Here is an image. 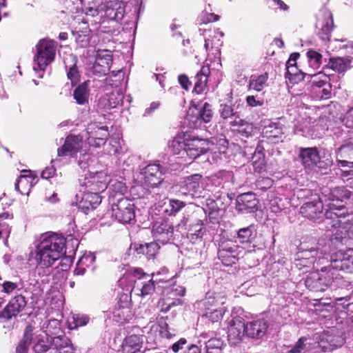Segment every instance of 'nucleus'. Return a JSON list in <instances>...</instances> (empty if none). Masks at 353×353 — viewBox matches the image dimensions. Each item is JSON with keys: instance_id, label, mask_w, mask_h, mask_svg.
I'll list each match as a JSON object with an SVG mask.
<instances>
[{"instance_id": "obj_1", "label": "nucleus", "mask_w": 353, "mask_h": 353, "mask_svg": "<svg viewBox=\"0 0 353 353\" xmlns=\"http://www.w3.org/2000/svg\"><path fill=\"white\" fill-rule=\"evenodd\" d=\"M337 271L353 272V248L337 252L330 257L328 266L309 274L305 280V287L311 291L324 292L338 278Z\"/></svg>"}, {"instance_id": "obj_2", "label": "nucleus", "mask_w": 353, "mask_h": 353, "mask_svg": "<svg viewBox=\"0 0 353 353\" xmlns=\"http://www.w3.org/2000/svg\"><path fill=\"white\" fill-rule=\"evenodd\" d=\"M64 250L65 239L63 236L56 234H43L37 246L35 272L39 276H48L50 272V268L65 254Z\"/></svg>"}, {"instance_id": "obj_3", "label": "nucleus", "mask_w": 353, "mask_h": 353, "mask_svg": "<svg viewBox=\"0 0 353 353\" xmlns=\"http://www.w3.org/2000/svg\"><path fill=\"white\" fill-rule=\"evenodd\" d=\"M210 143L206 139H185L183 136L178 135L168 142L171 152L178 155L185 162L193 161L200 155L210 150Z\"/></svg>"}, {"instance_id": "obj_4", "label": "nucleus", "mask_w": 353, "mask_h": 353, "mask_svg": "<svg viewBox=\"0 0 353 353\" xmlns=\"http://www.w3.org/2000/svg\"><path fill=\"white\" fill-rule=\"evenodd\" d=\"M330 209L325 212V224L329 230L332 231L334 239L342 242L347 237L353 238V223L343 221L348 215L347 210L343 206L336 207L331 203Z\"/></svg>"}, {"instance_id": "obj_5", "label": "nucleus", "mask_w": 353, "mask_h": 353, "mask_svg": "<svg viewBox=\"0 0 353 353\" xmlns=\"http://www.w3.org/2000/svg\"><path fill=\"white\" fill-rule=\"evenodd\" d=\"M50 343V338L35 331L32 325H28L17 345L16 353H28L30 345L33 353H54L53 350L48 349Z\"/></svg>"}, {"instance_id": "obj_6", "label": "nucleus", "mask_w": 353, "mask_h": 353, "mask_svg": "<svg viewBox=\"0 0 353 353\" xmlns=\"http://www.w3.org/2000/svg\"><path fill=\"white\" fill-rule=\"evenodd\" d=\"M56 48V42L47 39H41L37 44L33 70L36 72H39L38 77H43L46 67L54 60Z\"/></svg>"}, {"instance_id": "obj_7", "label": "nucleus", "mask_w": 353, "mask_h": 353, "mask_svg": "<svg viewBox=\"0 0 353 353\" xmlns=\"http://www.w3.org/2000/svg\"><path fill=\"white\" fill-rule=\"evenodd\" d=\"M176 230L183 235L185 234L187 238L193 243L197 239H201L205 232L203 221L193 215L183 217L176 225Z\"/></svg>"}, {"instance_id": "obj_8", "label": "nucleus", "mask_w": 353, "mask_h": 353, "mask_svg": "<svg viewBox=\"0 0 353 353\" xmlns=\"http://www.w3.org/2000/svg\"><path fill=\"white\" fill-rule=\"evenodd\" d=\"M245 252V249L237 245L236 241L228 239L219 243L218 257L224 265L230 266L243 257Z\"/></svg>"}, {"instance_id": "obj_9", "label": "nucleus", "mask_w": 353, "mask_h": 353, "mask_svg": "<svg viewBox=\"0 0 353 353\" xmlns=\"http://www.w3.org/2000/svg\"><path fill=\"white\" fill-rule=\"evenodd\" d=\"M201 179L202 175L199 174H192L184 178L177 186L179 195L188 199L200 198L203 192Z\"/></svg>"}, {"instance_id": "obj_10", "label": "nucleus", "mask_w": 353, "mask_h": 353, "mask_svg": "<svg viewBox=\"0 0 353 353\" xmlns=\"http://www.w3.org/2000/svg\"><path fill=\"white\" fill-rule=\"evenodd\" d=\"M337 165L347 168L342 170L343 176H353V138L345 140L336 152Z\"/></svg>"}, {"instance_id": "obj_11", "label": "nucleus", "mask_w": 353, "mask_h": 353, "mask_svg": "<svg viewBox=\"0 0 353 353\" xmlns=\"http://www.w3.org/2000/svg\"><path fill=\"white\" fill-rule=\"evenodd\" d=\"M112 216L121 223H130L134 220V203L126 197L117 199L112 204Z\"/></svg>"}, {"instance_id": "obj_12", "label": "nucleus", "mask_w": 353, "mask_h": 353, "mask_svg": "<svg viewBox=\"0 0 353 353\" xmlns=\"http://www.w3.org/2000/svg\"><path fill=\"white\" fill-rule=\"evenodd\" d=\"M333 27L334 21L332 12L326 8L321 9L317 15L316 23V28L318 29L316 33L319 37L323 41H330Z\"/></svg>"}, {"instance_id": "obj_13", "label": "nucleus", "mask_w": 353, "mask_h": 353, "mask_svg": "<svg viewBox=\"0 0 353 353\" xmlns=\"http://www.w3.org/2000/svg\"><path fill=\"white\" fill-rule=\"evenodd\" d=\"M164 168H162L159 161L148 164L141 172L143 175V183L148 188H154L163 181Z\"/></svg>"}, {"instance_id": "obj_14", "label": "nucleus", "mask_w": 353, "mask_h": 353, "mask_svg": "<svg viewBox=\"0 0 353 353\" xmlns=\"http://www.w3.org/2000/svg\"><path fill=\"white\" fill-rule=\"evenodd\" d=\"M104 177L102 172L92 173L88 170V173H85L83 179H79L80 184L82 187H85L87 192H97L104 191L107 188V183L101 179Z\"/></svg>"}, {"instance_id": "obj_15", "label": "nucleus", "mask_w": 353, "mask_h": 353, "mask_svg": "<svg viewBox=\"0 0 353 353\" xmlns=\"http://www.w3.org/2000/svg\"><path fill=\"white\" fill-rule=\"evenodd\" d=\"M208 181L212 187L229 190L234 185L235 178L232 171L222 170L208 176Z\"/></svg>"}, {"instance_id": "obj_16", "label": "nucleus", "mask_w": 353, "mask_h": 353, "mask_svg": "<svg viewBox=\"0 0 353 353\" xmlns=\"http://www.w3.org/2000/svg\"><path fill=\"white\" fill-rule=\"evenodd\" d=\"M112 63V56L108 50H98L95 61L93 63L90 71L92 74L101 77L106 75L110 69Z\"/></svg>"}, {"instance_id": "obj_17", "label": "nucleus", "mask_w": 353, "mask_h": 353, "mask_svg": "<svg viewBox=\"0 0 353 353\" xmlns=\"http://www.w3.org/2000/svg\"><path fill=\"white\" fill-rule=\"evenodd\" d=\"M153 236L162 243H168L174 234V227L168 220L160 219L152 225Z\"/></svg>"}, {"instance_id": "obj_18", "label": "nucleus", "mask_w": 353, "mask_h": 353, "mask_svg": "<svg viewBox=\"0 0 353 353\" xmlns=\"http://www.w3.org/2000/svg\"><path fill=\"white\" fill-rule=\"evenodd\" d=\"M108 130L106 125L98 127L94 123L89 124L86 129V132L88 134L87 138L88 143L94 147L104 145L109 136Z\"/></svg>"}, {"instance_id": "obj_19", "label": "nucleus", "mask_w": 353, "mask_h": 353, "mask_svg": "<svg viewBox=\"0 0 353 353\" xmlns=\"http://www.w3.org/2000/svg\"><path fill=\"white\" fill-rule=\"evenodd\" d=\"M327 252V250L320 249L317 244H314V246H310L308 243H301L296 256L298 257L312 258V261L316 262L317 265H321L323 263Z\"/></svg>"}, {"instance_id": "obj_20", "label": "nucleus", "mask_w": 353, "mask_h": 353, "mask_svg": "<svg viewBox=\"0 0 353 353\" xmlns=\"http://www.w3.org/2000/svg\"><path fill=\"white\" fill-rule=\"evenodd\" d=\"M228 334V341L232 345L239 344L245 334L244 319L240 316L234 317L230 322Z\"/></svg>"}, {"instance_id": "obj_21", "label": "nucleus", "mask_w": 353, "mask_h": 353, "mask_svg": "<svg viewBox=\"0 0 353 353\" xmlns=\"http://www.w3.org/2000/svg\"><path fill=\"white\" fill-rule=\"evenodd\" d=\"M301 214L310 220L316 221L323 214V205L318 196L311 201L305 202L300 208Z\"/></svg>"}, {"instance_id": "obj_22", "label": "nucleus", "mask_w": 353, "mask_h": 353, "mask_svg": "<svg viewBox=\"0 0 353 353\" xmlns=\"http://www.w3.org/2000/svg\"><path fill=\"white\" fill-rule=\"evenodd\" d=\"M259 201L253 192L239 195L236 199V209L241 213H251L257 210Z\"/></svg>"}, {"instance_id": "obj_23", "label": "nucleus", "mask_w": 353, "mask_h": 353, "mask_svg": "<svg viewBox=\"0 0 353 353\" xmlns=\"http://www.w3.org/2000/svg\"><path fill=\"white\" fill-rule=\"evenodd\" d=\"M26 304L27 302L23 296L16 295L0 312V318L9 320L12 317L17 316L25 308Z\"/></svg>"}, {"instance_id": "obj_24", "label": "nucleus", "mask_w": 353, "mask_h": 353, "mask_svg": "<svg viewBox=\"0 0 353 353\" xmlns=\"http://www.w3.org/2000/svg\"><path fill=\"white\" fill-rule=\"evenodd\" d=\"M299 158L305 168L312 170L321 161L319 152L316 147L300 148Z\"/></svg>"}, {"instance_id": "obj_25", "label": "nucleus", "mask_w": 353, "mask_h": 353, "mask_svg": "<svg viewBox=\"0 0 353 353\" xmlns=\"http://www.w3.org/2000/svg\"><path fill=\"white\" fill-rule=\"evenodd\" d=\"M82 137L79 135L70 134L65 139L63 145L57 150L59 157L73 156L82 148Z\"/></svg>"}, {"instance_id": "obj_26", "label": "nucleus", "mask_w": 353, "mask_h": 353, "mask_svg": "<svg viewBox=\"0 0 353 353\" xmlns=\"http://www.w3.org/2000/svg\"><path fill=\"white\" fill-rule=\"evenodd\" d=\"M245 325V335L252 339H261L266 333L268 325L266 320L259 319L248 322Z\"/></svg>"}, {"instance_id": "obj_27", "label": "nucleus", "mask_w": 353, "mask_h": 353, "mask_svg": "<svg viewBox=\"0 0 353 353\" xmlns=\"http://www.w3.org/2000/svg\"><path fill=\"white\" fill-rule=\"evenodd\" d=\"M101 203V196L97 192L83 190L81 201L79 202V208L84 213L95 209Z\"/></svg>"}, {"instance_id": "obj_28", "label": "nucleus", "mask_w": 353, "mask_h": 353, "mask_svg": "<svg viewBox=\"0 0 353 353\" xmlns=\"http://www.w3.org/2000/svg\"><path fill=\"white\" fill-rule=\"evenodd\" d=\"M322 194L323 196L326 198L325 201L328 200L331 201L327 203V207H329V205L331 203L335 205L336 207L342 206V205H337L334 203V202H343L344 200L348 199L351 195L350 192L345 187H336L333 189L324 190ZM343 207L345 208L343 205ZM330 208H328V210ZM326 210H327V209Z\"/></svg>"}, {"instance_id": "obj_29", "label": "nucleus", "mask_w": 353, "mask_h": 353, "mask_svg": "<svg viewBox=\"0 0 353 353\" xmlns=\"http://www.w3.org/2000/svg\"><path fill=\"white\" fill-rule=\"evenodd\" d=\"M143 343V337L141 335L128 336L121 345V353H137L141 350Z\"/></svg>"}, {"instance_id": "obj_30", "label": "nucleus", "mask_w": 353, "mask_h": 353, "mask_svg": "<svg viewBox=\"0 0 353 353\" xmlns=\"http://www.w3.org/2000/svg\"><path fill=\"white\" fill-rule=\"evenodd\" d=\"M104 17L110 20L119 21L124 16L123 8L119 2L109 1L103 6Z\"/></svg>"}, {"instance_id": "obj_31", "label": "nucleus", "mask_w": 353, "mask_h": 353, "mask_svg": "<svg viewBox=\"0 0 353 353\" xmlns=\"http://www.w3.org/2000/svg\"><path fill=\"white\" fill-rule=\"evenodd\" d=\"M210 74L208 65H203L194 77V92L197 94L203 92L207 88L208 78Z\"/></svg>"}, {"instance_id": "obj_32", "label": "nucleus", "mask_w": 353, "mask_h": 353, "mask_svg": "<svg viewBox=\"0 0 353 353\" xmlns=\"http://www.w3.org/2000/svg\"><path fill=\"white\" fill-rule=\"evenodd\" d=\"M86 15L94 17L103 10V0H80Z\"/></svg>"}, {"instance_id": "obj_33", "label": "nucleus", "mask_w": 353, "mask_h": 353, "mask_svg": "<svg viewBox=\"0 0 353 353\" xmlns=\"http://www.w3.org/2000/svg\"><path fill=\"white\" fill-rule=\"evenodd\" d=\"M110 199L112 202L117 201L118 198L124 197V194L127 191L125 183L117 179H112L109 184Z\"/></svg>"}, {"instance_id": "obj_34", "label": "nucleus", "mask_w": 353, "mask_h": 353, "mask_svg": "<svg viewBox=\"0 0 353 353\" xmlns=\"http://www.w3.org/2000/svg\"><path fill=\"white\" fill-rule=\"evenodd\" d=\"M256 237V230L254 225L237 230L236 238L240 243H252Z\"/></svg>"}, {"instance_id": "obj_35", "label": "nucleus", "mask_w": 353, "mask_h": 353, "mask_svg": "<svg viewBox=\"0 0 353 353\" xmlns=\"http://www.w3.org/2000/svg\"><path fill=\"white\" fill-rule=\"evenodd\" d=\"M329 339L332 350L341 347L345 343V338L343 332L334 327L324 331Z\"/></svg>"}, {"instance_id": "obj_36", "label": "nucleus", "mask_w": 353, "mask_h": 353, "mask_svg": "<svg viewBox=\"0 0 353 353\" xmlns=\"http://www.w3.org/2000/svg\"><path fill=\"white\" fill-rule=\"evenodd\" d=\"M352 60L348 57H334L330 59L327 66L338 72H343L351 67Z\"/></svg>"}, {"instance_id": "obj_37", "label": "nucleus", "mask_w": 353, "mask_h": 353, "mask_svg": "<svg viewBox=\"0 0 353 353\" xmlns=\"http://www.w3.org/2000/svg\"><path fill=\"white\" fill-rule=\"evenodd\" d=\"M43 336H46L50 339H54L56 337L65 336L64 334L58 335L61 331L60 323L57 319H50L48 321L46 326H43Z\"/></svg>"}, {"instance_id": "obj_38", "label": "nucleus", "mask_w": 353, "mask_h": 353, "mask_svg": "<svg viewBox=\"0 0 353 353\" xmlns=\"http://www.w3.org/2000/svg\"><path fill=\"white\" fill-rule=\"evenodd\" d=\"M88 85L89 81H85L74 90L73 96L78 104L84 105L88 103Z\"/></svg>"}, {"instance_id": "obj_39", "label": "nucleus", "mask_w": 353, "mask_h": 353, "mask_svg": "<svg viewBox=\"0 0 353 353\" xmlns=\"http://www.w3.org/2000/svg\"><path fill=\"white\" fill-rule=\"evenodd\" d=\"M223 297L220 295L214 296L210 293H208L205 297L200 302V305L203 307L204 312L208 310V308L216 309L223 305Z\"/></svg>"}, {"instance_id": "obj_40", "label": "nucleus", "mask_w": 353, "mask_h": 353, "mask_svg": "<svg viewBox=\"0 0 353 353\" xmlns=\"http://www.w3.org/2000/svg\"><path fill=\"white\" fill-rule=\"evenodd\" d=\"M163 293L167 296L168 301H172L176 300L179 301L178 297H181L185 295V288L181 285L174 283L165 288Z\"/></svg>"}, {"instance_id": "obj_41", "label": "nucleus", "mask_w": 353, "mask_h": 353, "mask_svg": "<svg viewBox=\"0 0 353 353\" xmlns=\"http://www.w3.org/2000/svg\"><path fill=\"white\" fill-rule=\"evenodd\" d=\"M29 178L30 177L28 175L23 174L21 175L17 180L14 184V188L20 194L27 195L29 194L30 189L32 186V181L34 179V178H32V181H30Z\"/></svg>"}, {"instance_id": "obj_42", "label": "nucleus", "mask_w": 353, "mask_h": 353, "mask_svg": "<svg viewBox=\"0 0 353 353\" xmlns=\"http://www.w3.org/2000/svg\"><path fill=\"white\" fill-rule=\"evenodd\" d=\"M268 79V74L264 73L260 75L253 74L250 77L249 81V89L256 91H261L266 84Z\"/></svg>"}, {"instance_id": "obj_43", "label": "nucleus", "mask_w": 353, "mask_h": 353, "mask_svg": "<svg viewBox=\"0 0 353 353\" xmlns=\"http://www.w3.org/2000/svg\"><path fill=\"white\" fill-rule=\"evenodd\" d=\"M263 133L268 138L280 139L283 134L282 125L279 122H272L264 127Z\"/></svg>"}, {"instance_id": "obj_44", "label": "nucleus", "mask_w": 353, "mask_h": 353, "mask_svg": "<svg viewBox=\"0 0 353 353\" xmlns=\"http://www.w3.org/2000/svg\"><path fill=\"white\" fill-rule=\"evenodd\" d=\"M308 81L313 86L321 88L330 83V78L323 72H318L309 75Z\"/></svg>"}, {"instance_id": "obj_45", "label": "nucleus", "mask_w": 353, "mask_h": 353, "mask_svg": "<svg viewBox=\"0 0 353 353\" xmlns=\"http://www.w3.org/2000/svg\"><path fill=\"white\" fill-rule=\"evenodd\" d=\"M223 341L219 338H212L205 342V353H222Z\"/></svg>"}, {"instance_id": "obj_46", "label": "nucleus", "mask_w": 353, "mask_h": 353, "mask_svg": "<svg viewBox=\"0 0 353 353\" xmlns=\"http://www.w3.org/2000/svg\"><path fill=\"white\" fill-rule=\"evenodd\" d=\"M186 120L188 125L192 128H199L203 124L201 119L199 118V112L195 108L190 109L187 114Z\"/></svg>"}, {"instance_id": "obj_47", "label": "nucleus", "mask_w": 353, "mask_h": 353, "mask_svg": "<svg viewBox=\"0 0 353 353\" xmlns=\"http://www.w3.org/2000/svg\"><path fill=\"white\" fill-rule=\"evenodd\" d=\"M89 317L85 314H74L69 319L68 323L70 329H77L79 327L87 325Z\"/></svg>"}, {"instance_id": "obj_48", "label": "nucleus", "mask_w": 353, "mask_h": 353, "mask_svg": "<svg viewBox=\"0 0 353 353\" xmlns=\"http://www.w3.org/2000/svg\"><path fill=\"white\" fill-rule=\"evenodd\" d=\"M198 112H199V118L201 119L202 123H207L210 122L212 118L213 112L212 105L205 102L202 107H195Z\"/></svg>"}, {"instance_id": "obj_49", "label": "nucleus", "mask_w": 353, "mask_h": 353, "mask_svg": "<svg viewBox=\"0 0 353 353\" xmlns=\"http://www.w3.org/2000/svg\"><path fill=\"white\" fill-rule=\"evenodd\" d=\"M225 312L224 306L216 307V309L208 308V310L204 312L203 316H206L212 322H217L222 319Z\"/></svg>"}, {"instance_id": "obj_50", "label": "nucleus", "mask_w": 353, "mask_h": 353, "mask_svg": "<svg viewBox=\"0 0 353 353\" xmlns=\"http://www.w3.org/2000/svg\"><path fill=\"white\" fill-rule=\"evenodd\" d=\"M185 206V203L177 199H170L169 203L165 209L168 215H174Z\"/></svg>"}, {"instance_id": "obj_51", "label": "nucleus", "mask_w": 353, "mask_h": 353, "mask_svg": "<svg viewBox=\"0 0 353 353\" xmlns=\"http://www.w3.org/2000/svg\"><path fill=\"white\" fill-rule=\"evenodd\" d=\"M307 57L310 67L316 69L321 64L322 55L314 50H310L307 52Z\"/></svg>"}, {"instance_id": "obj_52", "label": "nucleus", "mask_w": 353, "mask_h": 353, "mask_svg": "<svg viewBox=\"0 0 353 353\" xmlns=\"http://www.w3.org/2000/svg\"><path fill=\"white\" fill-rule=\"evenodd\" d=\"M233 109V112L235 113L234 114V120L230 121V124L232 125H237L240 124L242 121L241 119V114L242 110L244 108L243 102L239 99L235 101V103L231 105Z\"/></svg>"}, {"instance_id": "obj_53", "label": "nucleus", "mask_w": 353, "mask_h": 353, "mask_svg": "<svg viewBox=\"0 0 353 353\" xmlns=\"http://www.w3.org/2000/svg\"><path fill=\"white\" fill-rule=\"evenodd\" d=\"M252 161L255 172L260 173L265 170L266 166L265 154H253Z\"/></svg>"}, {"instance_id": "obj_54", "label": "nucleus", "mask_w": 353, "mask_h": 353, "mask_svg": "<svg viewBox=\"0 0 353 353\" xmlns=\"http://www.w3.org/2000/svg\"><path fill=\"white\" fill-rule=\"evenodd\" d=\"M130 251L132 254L136 255L137 256L141 257L144 256L146 257L147 255V243H133L130 245Z\"/></svg>"}, {"instance_id": "obj_55", "label": "nucleus", "mask_w": 353, "mask_h": 353, "mask_svg": "<svg viewBox=\"0 0 353 353\" xmlns=\"http://www.w3.org/2000/svg\"><path fill=\"white\" fill-rule=\"evenodd\" d=\"M72 34L75 38L77 43L79 46V47L85 48L89 45L90 38L87 34V31H85L84 33H81L78 31H73Z\"/></svg>"}, {"instance_id": "obj_56", "label": "nucleus", "mask_w": 353, "mask_h": 353, "mask_svg": "<svg viewBox=\"0 0 353 353\" xmlns=\"http://www.w3.org/2000/svg\"><path fill=\"white\" fill-rule=\"evenodd\" d=\"M72 60L74 61V63L70 66L65 65V68L68 70V78L71 81L72 83L73 84L74 83L78 81L79 78V74L76 66V60L74 58H72Z\"/></svg>"}, {"instance_id": "obj_57", "label": "nucleus", "mask_w": 353, "mask_h": 353, "mask_svg": "<svg viewBox=\"0 0 353 353\" xmlns=\"http://www.w3.org/2000/svg\"><path fill=\"white\" fill-rule=\"evenodd\" d=\"M326 334H327L323 331V332L319 336V341L317 343L318 347L323 352L332 351V347Z\"/></svg>"}, {"instance_id": "obj_58", "label": "nucleus", "mask_w": 353, "mask_h": 353, "mask_svg": "<svg viewBox=\"0 0 353 353\" xmlns=\"http://www.w3.org/2000/svg\"><path fill=\"white\" fill-rule=\"evenodd\" d=\"M219 112L222 119L226 120L234 118L235 113L233 112L232 106L228 104H221Z\"/></svg>"}, {"instance_id": "obj_59", "label": "nucleus", "mask_w": 353, "mask_h": 353, "mask_svg": "<svg viewBox=\"0 0 353 353\" xmlns=\"http://www.w3.org/2000/svg\"><path fill=\"white\" fill-rule=\"evenodd\" d=\"M315 263H316V262L313 261L312 258L298 257L296 255L294 264L295 266L300 270L303 268H310Z\"/></svg>"}, {"instance_id": "obj_60", "label": "nucleus", "mask_w": 353, "mask_h": 353, "mask_svg": "<svg viewBox=\"0 0 353 353\" xmlns=\"http://www.w3.org/2000/svg\"><path fill=\"white\" fill-rule=\"evenodd\" d=\"M307 341L305 337L300 338L294 347L288 351L287 353H305L306 345L305 342Z\"/></svg>"}, {"instance_id": "obj_61", "label": "nucleus", "mask_w": 353, "mask_h": 353, "mask_svg": "<svg viewBox=\"0 0 353 353\" xmlns=\"http://www.w3.org/2000/svg\"><path fill=\"white\" fill-rule=\"evenodd\" d=\"M160 246L157 242L147 243V255L148 259H153L157 254Z\"/></svg>"}, {"instance_id": "obj_62", "label": "nucleus", "mask_w": 353, "mask_h": 353, "mask_svg": "<svg viewBox=\"0 0 353 353\" xmlns=\"http://www.w3.org/2000/svg\"><path fill=\"white\" fill-rule=\"evenodd\" d=\"M155 290L154 283L152 279H148V281L142 283L141 292L142 296L152 294Z\"/></svg>"}, {"instance_id": "obj_63", "label": "nucleus", "mask_w": 353, "mask_h": 353, "mask_svg": "<svg viewBox=\"0 0 353 353\" xmlns=\"http://www.w3.org/2000/svg\"><path fill=\"white\" fill-rule=\"evenodd\" d=\"M245 101L247 105L250 108L262 106L264 104V100L262 98L254 96H248Z\"/></svg>"}, {"instance_id": "obj_64", "label": "nucleus", "mask_w": 353, "mask_h": 353, "mask_svg": "<svg viewBox=\"0 0 353 353\" xmlns=\"http://www.w3.org/2000/svg\"><path fill=\"white\" fill-rule=\"evenodd\" d=\"M123 95L119 93H112L109 97L110 106L112 108L123 104Z\"/></svg>"}]
</instances>
